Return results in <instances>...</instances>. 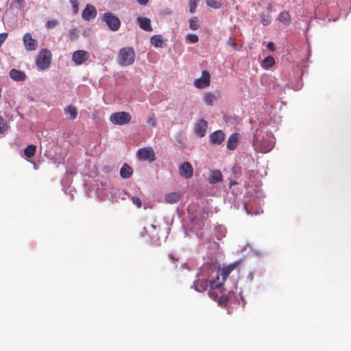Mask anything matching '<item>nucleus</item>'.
Masks as SVG:
<instances>
[{"mask_svg": "<svg viewBox=\"0 0 351 351\" xmlns=\"http://www.w3.org/2000/svg\"><path fill=\"white\" fill-rule=\"evenodd\" d=\"M239 263H232L226 267H223L221 270L215 271V278L210 282V289L208 294L210 297L216 299L217 298V291L222 293L223 291V283L230 275V274L237 268Z\"/></svg>", "mask_w": 351, "mask_h": 351, "instance_id": "f257e3e1", "label": "nucleus"}, {"mask_svg": "<svg viewBox=\"0 0 351 351\" xmlns=\"http://www.w3.org/2000/svg\"><path fill=\"white\" fill-rule=\"evenodd\" d=\"M214 272V265L210 264L204 265L202 268L201 273L197 276V279L193 282L191 287L198 292H204L207 289L208 285H210L213 280H210L209 278Z\"/></svg>", "mask_w": 351, "mask_h": 351, "instance_id": "f03ea898", "label": "nucleus"}, {"mask_svg": "<svg viewBox=\"0 0 351 351\" xmlns=\"http://www.w3.org/2000/svg\"><path fill=\"white\" fill-rule=\"evenodd\" d=\"M135 51L132 47H124L119 53V64L121 66H129L134 63Z\"/></svg>", "mask_w": 351, "mask_h": 351, "instance_id": "7ed1b4c3", "label": "nucleus"}, {"mask_svg": "<svg viewBox=\"0 0 351 351\" xmlns=\"http://www.w3.org/2000/svg\"><path fill=\"white\" fill-rule=\"evenodd\" d=\"M51 60V53L47 49H42L38 55L36 59V64L38 67L42 70L47 69Z\"/></svg>", "mask_w": 351, "mask_h": 351, "instance_id": "20e7f679", "label": "nucleus"}, {"mask_svg": "<svg viewBox=\"0 0 351 351\" xmlns=\"http://www.w3.org/2000/svg\"><path fill=\"white\" fill-rule=\"evenodd\" d=\"M131 114L127 112H114L110 116V121L114 125H125L130 122Z\"/></svg>", "mask_w": 351, "mask_h": 351, "instance_id": "39448f33", "label": "nucleus"}, {"mask_svg": "<svg viewBox=\"0 0 351 351\" xmlns=\"http://www.w3.org/2000/svg\"><path fill=\"white\" fill-rule=\"evenodd\" d=\"M103 19L112 31H117L121 26L120 19L111 12L104 14Z\"/></svg>", "mask_w": 351, "mask_h": 351, "instance_id": "423d86ee", "label": "nucleus"}, {"mask_svg": "<svg viewBox=\"0 0 351 351\" xmlns=\"http://www.w3.org/2000/svg\"><path fill=\"white\" fill-rule=\"evenodd\" d=\"M137 157L141 160L154 162L156 160L154 150L151 147L141 148L137 151Z\"/></svg>", "mask_w": 351, "mask_h": 351, "instance_id": "0eeeda50", "label": "nucleus"}, {"mask_svg": "<svg viewBox=\"0 0 351 351\" xmlns=\"http://www.w3.org/2000/svg\"><path fill=\"white\" fill-rule=\"evenodd\" d=\"M254 143L257 149L263 153L269 152L273 147L272 141L265 139L264 138H263L262 141H261L256 136L254 140Z\"/></svg>", "mask_w": 351, "mask_h": 351, "instance_id": "6e6552de", "label": "nucleus"}, {"mask_svg": "<svg viewBox=\"0 0 351 351\" xmlns=\"http://www.w3.org/2000/svg\"><path fill=\"white\" fill-rule=\"evenodd\" d=\"M90 53L84 50H77L72 55V60L76 65H81L88 60Z\"/></svg>", "mask_w": 351, "mask_h": 351, "instance_id": "1a4fd4ad", "label": "nucleus"}, {"mask_svg": "<svg viewBox=\"0 0 351 351\" xmlns=\"http://www.w3.org/2000/svg\"><path fill=\"white\" fill-rule=\"evenodd\" d=\"M210 84V75L208 71H203L202 76L197 78L195 82V86L197 88H204Z\"/></svg>", "mask_w": 351, "mask_h": 351, "instance_id": "9d476101", "label": "nucleus"}, {"mask_svg": "<svg viewBox=\"0 0 351 351\" xmlns=\"http://www.w3.org/2000/svg\"><path fill=\"white\" fill-rule=\"evenodd\" d=\"M179 173L184 178H191L193 175V168L191 163L189 162L182 163L179 167Z\"/></svg>", "mask_w": 351, "mask_h": 351, "instance_id": "9b49d317", "label": "nucleus"}, {"mask_svg": "<svg viewBox=\"0 0 351 351\" xmlns=\"http://www.w3.org/2000/svg\"><path fill=\"white\" fill-rule=\"evenodd\" d=\"M23 43L27 51H34L38 47V41L34 39L30 33H26L23 38Z\"/></svg>", "mask_w": 351, "mask_h": 351, "instance_id": "f8f14e48", "label": "nucleus"}, {"mask_svg": "<svg viewBox=\"0 0 351 351\" xmlns=\"http://www.w3.org/2000/svg\"><path fill=\"white\" fill-rule=\"evenodd\" d=\"M208 128V123L204 119H199L197 121L195 125V132L196 134L200 137H203L206 134V132Z\"/></svg>", "mask_w": 351, "mask_h": 351, "instance_id": "ddd939ff", "label": "nucleus"}, {"mask_svg": "<svg viewBox=\"0 0 351 351\" xmlns=\"http://www.w3.org/2000/svg\"><path fill=\"white\" fill-rule=\"evenodd\" d=\"M225 136L226 135L222 130L215 131L210 135V143L212 144L220 145L223 142Z\"/></svg>", "mask_w": 351, "mask_h": 351, "instance_id": "4468645a", "label": "nucleus"}, {"mask_svg": "<svg viewBox=\"0 0 351 351\" xmlns=\"http://www.w3.org/2000/svg\"><path fill=\"white\" fill-rule=\"evenodd\" d=\"M97 16V10L95 6L88 4L82 12V18L89 21L90 19L95 18Z\"/></svg>", "mask_w": 351, "mask_h": 351, "instance_id": "2eb2a0df", "label": "nucleus"}, {"mask_svg": "<svg viewBox=\"0 0 351 351\" xmlns=\"http://www.w3.org/2000/svg\"><path fill=\"white\" fill-rule=\"evenodd\" d=\"M240 134L237 132L232 134L226 143L227 149L229 150H234L239 144Z\"/></svg>", "mask_w": 351, "mask_h": 351, "instance_id": "dca6fc26", "label": "nucleus"}, {"mask_svg": "<svg viewBox=\"0 0 351 351\" xmlns=\"http://www.w3.org/2000/svg\"><path fill=\"white\" fill-rule=\"evenodd\" d=\"M219 94H215L211 92H206L204 94L203 99L207 106H213L217 102Z\"/></svg>", "mask_w": 351, "mask_h": 351, "instance_id": "f3484780", "label": "nucleus"}, {"mask_svg": "<svg viewBox=\"0 0 351 351\" xmlns=\"http://www.w3.org/2000/svg\"><path fill=\"white\" fill-rule=\"evenodd\" d=\"M137 20L141 29L147 32L152 31L151 21L149 19L146 17H138Z\"/></svg>", "mask_w": 351, "mask_h": 351, "instance_id": "a211bd4d", "label": "nucleus"}, {"mask_svg": "<svg viewBox=\"0 0 351 351\" xmlns=\"http://www.w3.org/2000/svg\"><path fill=\"white\" fill-rule=\"evenodd\" d=\"M10 77L15 81H24L26 78V75L21 71L13 69L10 71Z\"/></svg>", "mask_w": 351, "mask_h": 351, "instance_id": "6ab92c4d", "label": "nucleus"}, {"mask_svg": "<svg viewBox=\"0 0 351 351\" xmlns=\"http://www.w3.org/2000/svg\"><path fill=\"white\" fill-rule=\"evenodd\" d=\"M132 167L126 163H124L120 169V176L122 178H129L132 174Z\"/></svg>", "mask_w": 351, "mask_h": 351, "instance_id": "aec40b11", "label": "nucleus"}, {"mask_svg": "<svg viewBox=\"0 0 351 351\" xmlns=\"http://www.w3.org/2000/svg\"><path fill=\"white\" fill-rule=\"evenodd\" d=\"M222 180V174L220 171L215 170L211 172L208 178V182L210 184H215Z\"/></svg>", "mask_w": 351, "mask_h": 351, "instance_id": "412c9836", "label": "nucleus"}, {"mask_svg": "<svg viewBox=\"0 0 351 351\" xmlns=\"http://www.w3.org/2000/svg\"><path fill=\"white\" fill-rule=\"evenodd\" d=\"M180 199V195L176 192H171L166 194L165 200L167 203L174 204L178 202Z\"/></svg>", "mask_w": 351, "mask_h": 351, "instance_id": "4be33fe9", "label": "nucleus"}, {"mask_svg": "<svg viewBox=\"0 0 351 351\" xmlns=\"http://www.w3.org/2000/svg\"><path fill=\"white\" fill-rule=\"evenodd\" d=\"M291 19V18L290 14L286 11L280 12L278 16V20L286 25L290 24Z\"/></svg>", "mask_w": 351, "mask_h": 351, "instance_id": "5701e85b", "label": "nucleus"}, {"mask_svg": "<svg viewBox=\"0 0 351 351\" xmlns=\"http://www.w3.org/2000/svg\"><path fill=\"white\" fill-rule=\"evenodd\" d=\"M151 44L156 47H162L163 40L161 35H154L151 37Z\"/></svg>", "mask_w": 351, "mask_h": 351, "instance_id": "b1692460", "label": "nucleus"}, {"mask_svg": "<svg viewBox=\"0 0 351 351\" xmlns=\"http://www.w3.org/2000/svg\"><path fill=\"white\" fill-rule=\"evenodd\" d=\"M275 64V60L274 58L271 56H267L263 59V60L261 62V66L267 69L273 66Z\"/></svg>", "mask_w": 351, "mask_h": 351, "instance_id": "393cba45", "label": "nucleus"}, {"mask_svg": "<svg viewBox=\"0 0 351 351\" xmlns=\"http://www.w3.org/2000/svg\"><path fill=\"white\" fill-rule=\"evenodd\" d=\"M36 151V147L34 145H29L25 149H24V154L27 158H30L33 157L35 155Z\"/></svg>", "mask_w": 351, "mask_h": 351, "instance_id": "a878e982", "label": "nucleus"}, {"mask_svg": "<svg viewBox=\"0 0 351 351\" xmlns=\"http://www.w3.org/2000/svg\"><path fill=\"white\" fill-rule=\"evenodd\" d=\"M206 3L207 6L215 10L221 8L222 5L221 1L217 0H206Z\"/></svg>", "mask_w": 351, "mask_h": 351, "instance_id": "bb28decb", "label": "nucleus"}, {"mask_svg": "<svg viewBox=\"0 0 351 351\" xmlns=\"http://www.w3.org/2000/svg\"><path fill=\"white\" fill-rule=\"evenodd\" d=\"M66 113H69L71 119H75L77 115V111L75 107L69 106L65 110Z\"/></svg>", "mask_w": 351, "mask_h": 351, "instance_id": "cd10ccee", "label": "nucleus"}, {"mask_svg": "<svg viewBox=\"0 0 351 351\" xmlns=\"http://www.w3.org/2000/svg\"><path fill=\"white\" fill-rule=\"evenodd\" d=\"M228 302L229 298L228 295L225 294L221 295L217 300L218 304L222 307H226L228 305Z\"/></svg>", "mask_w": 351, "mask_h": 351, "instance_id": "c85d7f7f", "label": "nucleus"}, {"mask_svg": "<svg viewBox=\"0 0 351 351\" xmlns=\"http://www.w3.org/2000/svg\"><path fill=\"white\" fill-rule=\"evenodd\" d=\"M189 27L193 30H196L199 28L198 19L196 16H193L189 20Z\"/></svg>", "mask_w": 351, "mask_h": 351, "instance_id": "c756f323", "label": "nucleus"}, {"mask_svg": "<svg viewBox=\"0 0 351 351\" xmlns=\"http://www.w3.org/2000/svg\"><path fill=\"white\" fill-rule=\"evenodd\" d=\"M8 128L7 121L0 116V134L5 133Z\"/></svg>", "mask_w": 351, "mask_h": 351, "instance_id": "7c9ffc66", "label": "nucleus"}, {"mask_svg": "<svg viewBox=\"0 0 351 351\" xmlns=\"http://www.w3.org/2000/svg\"><path fill=\"white\" fill-rule=\"evenodd\" d=\"M261 23L263 25H267L271 23V16L265 15V14H263L261 15Z\"/></svg>", "mask_w": 351, "mask_h": 351, "instance_id": "2f4dec72", "label": "nucleus"}, {"mask_svg": "<svg viewBox=\"0 0 351 351\" xmlns=\"http://www.w3.org/2000/svg\"><path fill=\"white\" fill-rule=\"evenodd\" d=\"M78 31L77 29H71L69 31V38L71 41L76 40L78 38Z\"/></svg>", "mask_w": 351, "mask_h": 351, "instance_id": "473e14b6", "label": "nucleus"}, {"mask_svg": "<svg viewBox=\"0 0 351 351\" xmlns=\"http://www.w3.org/2000/svg\"><path fill=\"white\" fill-rule=\"evenodd\" d=\"M197 1L198 0H190L189 1V4H190L189 12L191 13H193L195 11V9L197 5Z\"/></svg>", "mask_w": 351, "mask_h": 351, "instance_id": "72a5a7b5", "label": "nucleus"}, {"mask_svg": "<svg viewBox=\"0 0 351 351\" xmlns=\"http://www.w3.org/2000/svg\"><path fill=\"white\" fill-rule=\"evenodd\" d=\"M186 38L191 43H196L199 40L198 36L195 34H188Z\"/></svg>", "mask_w": 351, "mask_h": 351, "instance_id": "f704fd0d", "label": "nucleus"}, {"mask_svg": "<svg viewBox=\"0 0 351 351\" xmlns=\"http://www.w3.org/2000/svg\"><path fill=\"white\" fill-rule=\"evenodd\" d=\"M147 123L152 126L155 127L156 125V120L155 118L154 114H152L150 116H149L147 119Z\"/></svg>", "mask_w": 351, "mask_h": 351, "instance_id": "c9c22d12", "label": "nucleus"}, {"mask_svg": "<svg viewBox=\"0 0 351 351\" xmlns=\"http://www.w3.org/2000/svg\"><path fill=\"white\" fill-rule=\"evenodd\" d=\"M141 234L142 237H145V236L148 235L152 239H154L156 237L158 236L157 233L156 234L153 233L152 234H149L146 228H143V230L141 232Z\"/></svg>", "mask_w": 351, "mask_h": 351, "instance_id": "e433bc0d", "label": "nucleus"}, {"mask_svg": "<svg viewBox=\"0 0 351 351\" xmlns=\"http://www.w3.org/2000/svg\"><path fill=\"white\" fill-rule=\"evenodd\" d=\"M132 202L134 204H135L138 208H141L142 206L141 200L138 197H132Z\"/></svg>", "mask_w": 351, "mask_h": 351, "instance_id": "4c0bfd02", "label": "nucleus"}, {"mask_svg": "<svg viewBox=\"0 0 351 351\" xmlns=\"http://www.w3.org/2000/svg\"><path fill=\"white\" fill-rule=\"evenodd\" d=\"M58 24V21L56 20H51L48 21L46 23V27L49 29L55 27Z\"/></svg>", "mask_w": 351, "mask_h": 351, "instance_id": "58836bf2", "label": "nucleus"}, {"mask_svg": "<svg viewBox=\"0 0 351 351\" xmlns=\"http://www.w3.org/2000/svg\"><path fill=\"white\" fill-rule=\"evenodd\" d=\"M267 47L271 51H274L275 49L274 45L271 42L268 43Z\"/></svg>", "mask_w": 351, "mask_h": 351, "instance_id": "ea45409f", "label": "nucleus"}, {"mask_svg": "<svg viewBox=\"0 0 351 351\" xmlns=\"http://www.w3.org/2000/svg\"><path fill=\"white\" fill-rule=\"evenodd\" d=\"M149 0H137V2L141 5H145L147 4Z\"/></svg>", "mask_w": 351, "mask_h": 351, "instance_id": "a19ab883", "label": "nucleus"}, {"mask_svg": "<svg viewBox=\"0 0 351 351\" xmlns=\"http://www.w3.org/2000/svg\"><path fill=\"white\" fill-rule=\"evenodd\" d=\"M21 6L24 3L25 0H14Z\"/></svg>", "mask_w": 351, "mask_h": 351, "instance_id": "79ce46f5", "label": "nucleus"}, {"mask_svg": "<svg viewBox=\"0 0 351 351\" xmlns=\"http://www.w3.org/2000/svg\"><path fill=\"white\" fill-rule=\"evenodd\" d=\"M230 45H231L234 49H237V43L234 41L231 42Z\"/></svg>", "mask_w": 351, "mask_h": 351, "instance_id": "37998d69", "label": "nucleus"}, {"mask_svg": "<svg viewBox=\"0 0 351 351\" xmlns=\"http://www.w3.org/2000/svg\"><path fill=\"white\" fill-rule=\"evenodd\" d=\"M150 227L153 230V232H155L156 230L157 226L156 225L152 224Z\"/></svg>", "mask_w": 351, "mask_h": 351, "instance_id": "c03bdc74", "label": "nucleus"}, {"mask_svg": "<svg viewBox=\"0 0 351 351\" xmlns=\"http://www.w3.org/2000/svg\"><path fill=\"white\" fill-rule=\"evenodd\" d=\"M73 8L75 12H76L77 11V4L76 3L73 5Z\"/></svg>", "mask_w": 351, "mask_h": 351, "instance_id": "a18cd8bd", "label": "nucleus"}]
</instances>
